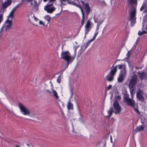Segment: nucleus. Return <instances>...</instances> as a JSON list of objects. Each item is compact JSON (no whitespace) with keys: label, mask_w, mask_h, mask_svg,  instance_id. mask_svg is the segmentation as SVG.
I'll list each match as a JSON object with an SVG mask.
<instances>
[{"label":"nucleus","mask_w":147,"mask_h":147,"mask_svg":"<svg viewBox=\"0 0 147 147\" xmlns=\"http://www.w3.org/2000/svg\"><path fill=\"white\" fill-rule=\"evenodd\" d=\"M127 105L130 106L131 107H134V105L135 101L132 99H130L125 102Z\"/></svg>","instance_id":"nucleus-12"},{"label":"nucleus","mask_w":147,"mask_h":147,"mask_svg":"<svg viewBox=\"0 0 147 147\" xmlns=\"http://www.w3.org/2000/svg\"><path fill=\"white\" fill-rule=\"evenodd\" d=\"M133 68H134V67L133 66H132L131 67V70L132 71H133L132 73H133V74H135V71H133Z\"/></svg>","instance_id":"nucleus-49"},{"label":"nucleus","mask_w":147,"mask_h":147,"mask_svg":"<svg viewBox=\"0 0 147 147\" xmlns=\"http://www.w3.org/2000/svg\"><path fill=\"white\" fill-rule=\"evenodd\" d=\"M98 33V32H96L94 34V36L91 39L93 41L94 40L95 38H96L97 36Z\"/></svg>","instance_id":"nucleus-36"},{"label":"nucleus","mask_w":147,"mask_h":147,"mask_svg":"<svg viewBox=\"0 0 147 147\" xmlns=\"http://www.w3.org/2000/svg\"><path fill=\"white\" fill-rule=\"evenodd\" d=\"M90 20H88L86 24L85 27L86 29H88L90 28Z\"/></svg>","instance_id":"nucleus-25"},{"label":"nucleus","mask_w":147,"mask_h":147,"mask_svg":"<svg viewBox=\"0 0 147 147\" xmlns=\"http://www.w3.org/2000/svg\"><path fill=\"white\" fill-rule=\"evenodd\" d=\"M145 29H147V25H146V27H145Z\"/></svg>","instance_id":"nucleus-56"},{"label":"nucleus","mask_w":147,"mask_h":147,"mask_svg":"<svg viewBox=\"0 0 147 147\" xmlns=\"http://www.w3.org/2000/svg\"><path fill=\"white\" fill-rule=\"evenodd\" d=\"M3 19V15L2 14H0V24L1 22L2 21Z\"/></svg>","instance_id":"nucleus-40"},{"label":"nucleus","mask_w":147,"mask_h":147,"mask_svg":"<svg viewBox=\"0 0 147 147\" xmlns=\"http://www.w3.org/2000/svg\"><path fill=\"white\" fill-rule=\"evenodd\" d=\"M123 64H121V65H117V67H118V68L119 69H121L123 68Z\"/></svg>","instance_id":"nucleus-39"},{"label":"nucleus","mask_w":147,"mask_h":147,"mask_svg":"<svg viewBox=\"0 0 147 147\" xmlns=\"http://www.w3.org/2000/svg\"><path fill=\"white\" fill-rule=\"evenodd\" d=\"M39 23L40 25H45V24L42 21H40L39 22Z\"/></svg>","instance_id":"nucleus-43"},{"label":"nucleus","mask_w":147,"mask_h":147,"mask_svg":"<svg viewBox=\"0 0 147 147\" xmlns=\"http://www.w3.org/2000/svg\"><path fill=\"white\" fill-rule=\"evenodd\" d=\"M34 19L36 21H37V20H38V19L37 18H36L35 16H34Z\"/></svg>","instance_id":"nucleus-51"},{"label":"nucleus","mask_w":147,"mask_h":147,"mask_svg":"<svg viewBox=\"0 0 147 147\" xmlns=\"http://www.w3.org/2000/svg\"><path fill=\"white\" fill-rule=\"evenodd\" d=\"M88 31H87L86 32V34H87L88 33Z\"/></svg>","instance_id":"nucleus-57"},{"label":"nucleus","mask_w":147,"mask_h":147,"mask_svg":"<svg viewBox=\"0 0 147 147\" xmlns=\"http://www.w3.org/2000/svg\"><path fill=\"white\" fill-rule=\"evenodd\" d=\"M76 50L75 51L74 55L73 56H71L70 53L68 51H63L61 53V58L66 61L71 60V61L72 62L76 57Z\"/></svg>","instance_id":"nucleus-1"},{"label":"nucleus","mask_w":147,"mask_h":147,"mask_svg":"<svg viewBox=\"0 0 147 147\" xmlns=\"http://www.w3.org/2000/svg\"><path fill=\"white\" fill-rule=\"evenodd\" d=\"M98 1H100V0H98Z\"/></svg>","instance_id":"nucleus-62"},{"label":"nucleus","mask_w":147,"mask_h":147,"mask_svg":"<svg viewBox=\"0 0 147 147\" xmlns=\"http://www.w3.org/2000/svg\"><path fill=\"white\" fill-rule=\"evenodd\" d=\"M114 66V64L113 65V66L111 67V68H112V67H113Z\"/></svg>","instance_id":"nucleus-60"},{"label":"nucleus","mask_w":147,"mask_h":147,"mask_svg":"<svg viewBox=\"0 0 147 147\" xmlns=\"http://www.w3.org/2000/svg\"><path fill=\"white\" fill-rule=\"evenodd\" d=\"M129 96L128 94H125L124 95V99L125 102L130 99L129 98Z\"/></svg>","instance_id":"nucleus-29"},{"label":"nucleus","mask_w":147,"mask_h":147,"mask_svg":"<svg viewBox=\"0 0 147 147\" xmlns=\"http://www.w3.org/2000/svg\"><path fill=\"white\" fill-rule=\"evenodd\" d=\"M141 123H142V124L143 125H144V123L147 122L146 119L143 116H142L141 117Z\"/></svg>","instance_id":"nucleus-23"},{"label":"nucleus","mask_w":147,"mask_h":147,"mask_svg":"<svg viewBox=\"0 0 147 147\" xmlns=\"http://www.w3.org/2000/svg\"><path fill=\"white\" fill-rule=\"evenodd\" d=\"M14 12L11 11L9 15L8 16V18H11V20H12L14 16Z\"/></svg>","instance_id":"nucleus-27"},{"label":"nucleus","mask_w":147,"mask_h":147,"mask_svg":"<svg viewBox=\"0 0 147 147\" xmlns=\"http://www.w3.org/2000/svg\"><path fill=\"white\" fill-rule=\"evenodd\" d=\"M99 17L97 16H96L94 15V16L93 18L95 23H97L99 19H98Z\"/></svg>","instance_id":"nucleus-31"},{"label":"nucleus","mask_w":147,"mask_h":147,"mask_svg":"<svg viewBox=\"0 0 147 147\" xmlns=\"http://www.w3.org/2000/svg\"><path fill=\"white\" fill-rule=\"evenodd\" d=\"M38 4L36 1H34V11L36 12L38 9Z\"/></svg>","instance_id":"nucleus-16"},{"label":"nucleus","mask_w":147,"mask_h":147,"mask_svg":"<svg viewBox=\"0 0 147 147\" xmlns=\"http://www.w3.org/2000/svg\"><path fill=\"white\" fill-rule=\"evenodd\" d=\"M82 3H84V2L82 1ZM82 4L83 5L84 9L85 10L86 15L87 16H88L90 11V8L88 3H86L84 5L83 4Z\"/></svg>","instance_id":"nucleus-9"},{"label":"nucleus","mask_w":147,"mask_h":147,"mask_svg":"<svg viewBox=\"0 0 147 147\" xmlns=\"http://www.w3.org/2000/svg\"><path fill=\"white\" fill-rule=\"evenodd\" d=\"M53 93V96L56 99H58L59 98V96H58L57 92L55 90L52 89Z\"/></svg>","instance_id":"nucleus-26"},{"label":"nucleus","mask_w":147,"mask_h":147,"mask_svg":"<svg viewBox=\"0 0 147 147\" xmlns=\"http://www.w3.org/2000/svg\"><path fill=\"white\" fill-rule=\"evenodd\" d=\"M46 91L49 93H51V92L49 90H47Z\"/></svg>","instance_id":"nucleus-52"},{"label":"nucleus","mask_w":147,"mask_h":147,"mask_svg":"<svg viewBox=\"0 0 147 147\" xmlns=\"http://www.w3.org/2000/svg\"><path fill=\"white\" fill-rule=\"evenodd\" d=\"M33 5L32 3V2H31L30 5Z\"/></svg>","instance_id":"nucleus-54"},{"label":"nucleus","mask_w":147,"mask_h":147,"mask_svg":"<svg viewBox=\"0 0 147 147\" xmlns=\"http://www.w3.org/2000/svg\"><path fill=\"white\" fill-rule=\"evenodd\" d=\"M12 25H6V29H11V28Z\"/></svg>","instance_id":"nucleus-37"},{"label":"nucleus","mask_w":147,"mask_h":147,"mask_svg":"<svg viewBox=\"0 0 147 147\" xmlns=\"http://www.w3.org/2000/svg\"><path fill=\"white\" fill-rule=\"evenodd\" d=\"M48 0H43V1L44 2H46V1H47Z\"/></svg>","instance_id":"nucleus-53"},{"label":"nucleus","mask_w":147,"mask_h":147,"mask_svg":"<svg viewBox=\"0 0 147 147\" xmlns=\"http://www.w3.org/2000/svg\"><path fill=\"white\" fill-rule=\"evenodd\" d=\"M111 87H112V85H111L110 84L109 86L108 87H107V90H110L111 88Z\"/></svg>","instance_id":"nucleus-45"},{"label":"nucleus","mask_w":147,"mask_h":147,"mask_svg":"<svg viewBox=\"0 0 147 147\" xmlns=\"http://www.w3.org/2000/svg\"><path fill=\"white\" fill-rule=\"evenodd\" d=\"M144 129V127L142 125H139L138 127H137L135 129L134 131L135 133H137L138 132L141 131H143Z\"/></svg>","instance_id":"nucleus-15"},{"label":"nucleus","mask_w":147,"mask_h":147,"mask_svg":"<svg viewBox=\"0 0 147 147\" xmlns=\"http://www.w3.org/2000/svg\"><path fill=\"white\" fill-rule=\"evenodd\" d=\"M9 18H8L6 22L8 23V24L12 25V20L11 19L10 20H9Z\"/></svg>","instance_id":"nucleus-34"},{"label":"nucleus","mask_w":147,"mask_h":147,"mask_svg":"<svg viewBox=\"0 0 147 147\" xmlns=\"http://www.w3.org/2000/svg\"><path fill=\"white\" fill-rule=\"evenodd\" d=\"M101 3L105 4V5H107L105 1L104 0H102V1H101Z\"/></svg>","instance_id":"nucleus-48"},{"label":"nucleus","mask_w":147,"mask_h":147,"mask_svg":"<svg viewBox=\"0 0 147 147\" xmlns=\"http://www.w3.org/2000/svg\"><path fill=\"white\" fill-rule=\"evenodd\" d=\"M15 147H20V146L18 145L16 146Z\"/></svg>","instance_id":"nucleus-55"},{"label":"nucleus","mask_w":147,"mask_h":147,"mask_svg":"<svg viewBox=\"0 0 147 147\" xmlns=\"http://www.w3.org/2000/svg\"><path fill=\"white\" fill-rule=\"evenodd\" d=\"M147 33V31L145 30H143L142 31L139 30L138 33V34L140 36H141L144 34H146Z\"/></svg>","instance_id":"nucleus-24"},{"label":"nucleus","mask_w":147,"mask_h":147,"mask_svg":"<svg viewBox=\"0 0 147 147\" xmlns=\"http://www.w3.org/2000/svg\"><path fill=\"white\" fill-rule=\"evenodd\" d=\"M113 107L115 111L114 113L116 114H119L121 111V108L119 105L118 101L116 100L113 104Z\"/></svg>","instance_id":"nucleus-7"},{"label":"nucleus","mask_w":147,"mask_h":147,"mask_svg":"<svg viewBox=\"0 0 147 147\" xmlns=\"http://www.w3.org/2000/svg\"><path fill=\"white\" fill-rule=\"evenodd\" d=\"M61 75L59 76L57 79V82L58 83L60 84L61 83Z\"/></svg>","instance_id":"nucleus-35"},{"label":"nucleus","mask_w":147,"mask_h":147,"mask_svg":"<svg viewBox=\"0 0 147 147\" xmlns=\"http://www.w3.org/2000/svg\"><path fill=\"white\" fill-rule=\"evenodd\" d=\"M138 74L139 75L140 77V78L141 80L143 79L144 78V72H141L139 71L138 73Z\"/></svg>","instance_id":"nucleus-22"},{"label":"nucleus","mask_w":147,"mask_h":147,"mask_svg":"<svg viewBox=\"0 0 147 147\" xmlns=\"http://www.w3.org/2000/svg\"><path fill=\"white\" fill-rule=\"evenodd\" d=\"M103 21L101 22L99 24H97L96 28V32H97V31L99 30V26L102 23V22Z\"/></svg>","instance_id":"nucleus-38"},{"label":"nucleus","mask_w":147,"mask_h":147,"mask_svg":"<svg viewBox=\"0 0 147 147\" xmlns=\"http://www.w3.org/2000/svg\"><path fill=\"white\" fill-rule=\"evenodd\" d=\"M117 97H119V96H117Z\"/></svg>","instance_id":"nucleus-61"},{"label":"nucleus","mask_w":147,"mask_h":147,"mask_svg":"<svg viewBox=\"0 0 147 147\" xmlns=\"http://www.w3.org/2000/svg\"><path fill=\"white\" fill-rule=\"evenodd\" d=\"M134 90L133 91V92H132L131 91V90H130V94H131V97L132 98L133 97L134 95Z\"/></svg>","instance_id":"nucleus-41"},{"label":"nucleus","mask_w":147,"mask_h":147,"mask_svg":"<svg viewBox=\"0 0 147 147\" xmlns=\"http://www.w3.org/2000/svg\"><path fill=\"white\" fill-rule=\"evenodd\" d=\"M59 1L60 3L63 5H66V3L67 4H71L79 8L81 10L82 14V13H84L83 10L81 7L80 5L75 3L73 1L70 0H59Z\"/></svg>","instance_id":"nucleus-3"},{"label":"nucleus","mask_w":147,"mask_h":147,"mask_svg":"<svg viewBox=\"0 0 147 147\" xmlns=\"http://www.w3.org/2000/svg\"><path fill=\"white\" fill-rule=\"evenodd\" d=\"M93 41L91 39L89 40L86 44L85 45H84L83 46H82V47H84V50H85L88 46L90 44V43Z\"/></svg>","instance_id":"nucleus-18"},{"label":"nucleus","mask_w":147,"mask_h":147,"mask_svg":"<svg viewBox=\"0 0 147 147\" xmlns=\"http://www.w3.org/2000/svg\"><path fill=\"white\" fill-rule=\"evenodd\" d=\"M130 24L131 26H133L136 23V18L130 19Z\"/></svg>","instance_id":"nucleus-21"},{"label":"nucleus","mask_w":147,"mask_h":147,"mask_svg":"<svg viewBox=\"0 0 147 147\" xmlns=\"http://www.w3.org/2000/svg\"><path fill=\"white\" fill-rule=\"evenodd\" d=\"M21 4L20 3L18 4V5L14 7L12 10V11L15 12V11L17 10V9L19 8V5Z\"/></svg>","instance_id":"nucleus-30"},{"label":"nucleus","mask_w":147,"mask_h":147,"mask_svg":"<svg viewBox=\"0 0 147 147\" xmlns=\"http://www.w3.org/2000/svg\"><path fill=\"white\" fill-rule=\"evenodd\" d=\"M27 145L28 146H29V144H27Z\"/></svg>","instance_id":"nucleus-58"},{"label":"nucleus","mask_w":147,"mask_h":147,"mask_svg":"<svg viewBox=\"0 0 147 147\" xmlns=\"http://www.w3.org/2000/svg\"><path fill=\"white\" fill-rule=\"evenodd\" d=\"M84 13H83L82 14V20L81 23V26H83L84 23Z\"/></svg>","instance_id":"nucleus-33"},{"label":"nucleus","mask_w":147,"mask_h":147,"mask_svg":"<svg viewBox=\"0 0 147 147\" xmlns=\"http://www.w3.org/2000/svg\"><path fill=\"white\" fill-rule=\"evenodd\" d=\"M32 0H25L24 1H26L27 2H32Z\"/></svg>","instance_id":"nucleus-50"},{"label":"nucleus","mask_w":147,"mask_h":147,"mask_svg":"<svg viewBox=\"0 0 147 147\" xmlns=\"http://www.w3.org/2000/svg\"><path fill=\"white\" fill-rule=\"evenodd\" d=\"M55 1H56V0H49V3H51V2L53 3Z\"/></svg>","instance_id":"nucleus-47"},{"label":"nucleus","mask_w":147,"mask_h":147,"mask_svg":"<svg viewBox=\"0 0 147 147\" xmlns=\"http://www.w3.org/2000/svg\"><path fill=\"white\" fill-rule=\"evenodd\" d=\"M12 3L11 0H7L2 5V7L3 9H6L9 6L11 5Z\"/></svg>","instance_id":"nucleus-11"},{"label":"nucleus","mask_w":147,"mask_h":147,"mask_svg":"<svg viewBox=\"0 0 147 147\" xmlns=\"http://www.w3.org/2000/svg\"><path fill=\"white\" fill-rule=\"evenodd\" d=\"M145 19H146V20L147 19V16H145L144 17V19H143V23H142V30L143 29V28L145 26V23L146 22V21L145 20Z\"/></svg>","instance_id":"nucleus-28"},{"label":"nucleus","mask_w":147,"mask_h":147,"mask_svg":"<svg viewBox=\"0 0 147 147\" xmlns=\"http://www.w3.org/2000/svg\"><path fill=\"white\" fill-rule=\"evenodd\" d=\"M128 3L129 5L134 4L136 5L137 4V0H129Z\"/></svg>","instance_id":"nucleus-19"},{"label":"nucleus","mask_w":147,"mask_h":147,"mask_svg":"<svg viewBox=\"0 0 147 147\" xmlns=\"http://www.w3.org/2000/svg\"><path fill=\"white\" fill-rule=\"evenodd\" d=\"M67 62V67L69 65V63L70 62H71V60H69V61H66Z\"/></svg>","instance_id":"nucleus-46"},{"label":"nucleus","mask_w":147,"mask_h":147,"mask_svg":"<svg viewBox=\"0 0 147 147\" xmlns=\"http://www.w3.org/2000/svg\"><path fill=\"white\" fill-rule=\"evenodd\" d=\"M124 79V74L123 72H122L119 74V77L117 78V81L119 82H121L123 81Z\"/></svg>","instance_id":"nucleus-14"},{"label":"nucleus","mask_w":147,"mask_h":147,"mask_svg":"<svg viewBox=\"0 0 147 147\" xmlns=\"http://www.w3.org/2000/svg\"><path fill=\"white\" fill-rule=\"evenodd\" d=\"M137 76L134 75L132 78L129 84V87L130 90H131L132 92L135 89L134 88V86L135 85L136 83V80L137 79Z\"/></svg>","instance_id":"nucleus-4"},{"label":"nucleus","mask_w":147,"mask_h":147,"mask_svg":"<svg viewBox=\"0 0 147 147\" xmlns=\"http://www.w3.org/2000/svg\"><path fill=\"white\" fill-rule=\"evenodd\" d=\"M67 107L68 109L69 110L73 109V105L70 102V101L68 103Z\"/></svg>","instance_id":"nucleus-17"},{"label":"nucleus","mask_w":147,"mask_h":147,"mask_svg":"<svg viewBox=\"0 0 147 147\" xmlns=\"http://www.w3.org/2000/svg\"><path fill=\"white\" fill-rule=\"evenodd\" d=\"M113 111V107H110L109 110L108 111V115L107 116V117H110L112 115Z\"/></svg>","instance_id":"nucleus-20"},{"label":"nucleus","mask_w":147,"mask_h":147,"mask_svg":"<svg viewBox=\"0 0 147 147\" xmlns=\"http://www.w3.org/2000/svg\"><path fill=\"white\" fill-rule=\"evenodd\" d=\"M117 66H115L111 69L109 73L106 77L108 81H111L113 80L114 76L117 71Z\"/></svg>","instance_id":"nucleus-2"},{"label":"nucleus","mask_w":147,"mask_h":147,"mask_svg":"<svg viewBox=\"0 0 147 147\" xmlns=\"http://www.w3.org/2000/svg\"><path fill=\"white\" fill-rule=\"evenodd\" d=\"M20 112L23 115H29L30 114V111L29 109H27L24 105L21 103H19L18 105Z\"/></svg>","instance_id":"nucleus-5"},{"label":"nucleus","mask_w":147,"mask_h":147,"mask_svg":"<svg viewBox=\"0 0 147 147\" xmlns=\"http://www.w3.org/2000/svg\"><path fill=\"white\" fill-rule=\"evenodd\" d=\"M133 10L130 13L129 16L130 19L136 18V8L133 7H132Z\"/></svg>","instance_id":"nucleus-10"},{"label":"nucleus","mask_w":147,"mask_h":147,"mask_svg":"<svg viewBox=\"0 0 147 147\" xmlns=\"http://www.w3.org/2000/svg\"><path fill=\"white\" fill-rule=\"evenodd\" d=\"M63 71H64V70H63L62 71V73H63Z\"/></svg>","instance_id":"nucleus-59"},{"label":"nucleus","mask_w":147,"mask_h":147,"mask_svg":"<svg viewBox=\"0 0 147 147\" xmlns=\"http://www.w3.org/2000/svg\"><path fill=\"white\" fill-rule=\"evenodd\" d=\"M45 20H47L48 22H49L50 21L51 17L49 15L46 16L45 18Z\"/></svg>","instance_id":"nucleus-32"},{"label":"nucleus","mask_w":147,"mask_h":147,"mask_svg":"<svg viewBox=\"0 0 147 147\" xmlns=\"http://www.w3.org/2000/svg\"><path fill=\"white\" fill-rule=\"evenodd\" d=\"M136 97L141 102H143L144 101V98L143 96V92L141 90H140L137 92Z\"/></svg>","instance_id":"nucleus-8"},{"label":"nucleus","mask_w":147,"mask_h":147,"mask_svg":"<svg viewBox=\"0 0 147 147\" xmlns=\"http://www.w3.org/2000/svg\"><path fill=\"white\" fill-rule=\"evenodd\" d=\"M126 55L127 56V57H129L130 55V53L129 51H128L127 53L126 54Z\"/></svg>","instance_id":"nucleus-44"},{"label":"nucleus","mask_w":147,"mask_h":147,"mask_svg":"<svg viewBox=\"0 0 147 147\" xmlns=\"http://www.w3.org/2000/svg\"><path fill=\"white\" fill-rule=\"evenodd\" d=\"M133 107H134V110L137 112V113H140L138 108H135L134 107V106Z\"/></svg>","instance_id":"nucleus-42"},{"label":"nucleus","mask_w":147,"mask_h":147,"mask_svg":"<svg viewBox=\"0 0 147 147\" xmlns=\"http://www.w3.org/2000/svg\"><path fill=\"white\" fill-rule=\"evenodd\" d=\"M145 10L144 11V13H145L146 12H147V4L146 3H144L142 7L140 8V11H142L143 10Z\"/></svg>","instance_id":"nucleus-13"},{"label":"nucleus","mask_w":147,"mask_h":147,"mask_svg":"<svg viewBox=\"0 0 147 147\" xmlns=\"http://www.w3.org/2000/svg\"><path fill=\"white\" fill-rule=\"evenodd\" d=\"M53 3L47 4L44 7V10L49 13H52L55 9V8L53 6Z\"/></svg>","instance_id":"nucleus-6"}]
</instances>
